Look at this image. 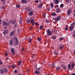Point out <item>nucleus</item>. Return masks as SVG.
<instances>
[{"mask_svg":"<svg viewBox=\"0 0 75 75\" xmlns=\"http://www.w3.org/2000/svg\"><path fill=\"white\" fill-rule=\"evenodd\" d=\"M14 40H16V45H18V39L17 37H14L13 38Z\"/></svg>","mask_w":75,"mask_h":75,"instance_id":"obj_5","label":"nucleus"},{"mask_svg":"<svg viewBox=\"0 0 75 75\" xmlns=\"http://www.w3.org/2000/svg\"><path fill=\"white\" fill-rule=\"evenodd\" d=\"M73 69H72V68L70 69V70H72Z\"/></svg>","mask_w":75,"mask_h":75,"instance_id":"obj_61","label":"nucleus"},{"mask_svg":"<svg viewBox=\"0 0 75 75\" xmlns=\"http://www.w3.org/2000/svg\"><path fill=\"white\" fill-rule=\"evenodd\" d=\"M63 38H64V37H61L60 38V41H62V40Z\"/></svg>","mask_w":75,"mask_h":75,"instance_id":"obj_38","label":"nucleus"},{"mask_svg":"<svg viewBox=\"0 0 75 75\" xmlns=\"http://www.w3.org/2000/svg\"><path fill=\"white\" fill-rule=\"evenodd\" d=\"M23 21L21 18H20V21H19V23L20 24H21L22 23V22Z\"/></svg>","mask_w":75,"mask_h":75,"instance_id":"obj_22","label":"nucleus"},{"mask_svg":"<svg viewBox=\"0 0 75 75\" xmlns=\"http://www.w3.org/2000/svg\"><path fill=\"white\" fill-rule=\"evenodd\" d=\"M43 27H44L43 26V25H41L40 26V30H41V29L43 28Z\"/></svg>","mask_w":75,"mask_h":75,"instance_id":"obj_20","label":"nucleus"},{"mask_svg":"<svg viewBox=\"0 0 75 75\" xmlns=\"http://www.w3.org/2000/svg\"><path fill=\"white\" fill-rule=\"evenodd\" d=\"M30 22V24H32L33 26L35 25V22L34 21V19H28L27 21V23H29Z\"/></svg>","mask_w":75,"mask_h":75,"instance_id":"obj_1","label":"nucleus"},{"mask_svg":"<svg viewBox=\"0 0 75 75\" xmlns=\"http://www.w3.org/2000/svg\"><path fill=\"white\" fill-rule=\"evenodd\" d=\"M43 6V4L42 3H41L40 4H39L38 5V8H41Z\"/></svg>","mask_w":75,"mask_h":75,"instance_id":"obj_10","label":"nucleus"},{"mask_svg":"<svg viewBox=\"0 0 75 75\" xmlns=\"http://www.w3.org/2000/svg\"><path fill=\"white\" fill-rule=\"evenodd\" d=\"M73 3H75V1H73Z\"/></svg>","mask_w":75,"mask_h":75,"instance_id":"obj_62","label":"nucleus"},{"mask_svg":"<svg viewBox=\"0 0 75 75\" xmlns=\"http://www.w3.org/2000/svg\"><path fill=\"white\" fill-rule=\"evenodd\" d=\"M16 6L17 8H19L21 7V5L19 4H16Z\"/></svg>","mask_w":75,"mask_h":75,"instance_id":"obj_24","label":"nucleus"},{"mask_svg":"<svg viewBox=\"0 0 75 75\" xmlns=\"http://www.w3.org/2000/svg\"><path fill=\"white\" fill-rule=\"evenodd\" d=\"M60 68H60V67H57V68H56V69L57 70H59L60 69Z\"/></svg>","mask_w":75,"mask_h":75,"instance_id":"obj_36","label":"nucleus"},{"mask_svg":"<svg viewBox=\"0 0 75 75\" xmlns=\"http://www.w3.org/2000/svg\"><path fill=\"white\" fill-rule=\"evenodd\" d=\"M21 61H19L18 63V65L19 66H20L21 65Z\"/></svg>","mask_w":75,"mask_h":75,"instance_id":"obj_26","label":"nucleus"},{"mask_svg":"<svg viewBox=\"0 0 75 75\" xmlns=\"http://www.w3.org/2000/svg\"><path fill=\"white\" fill-rule=\"evenodd\" d=\"M5 54H6V56H7V55H8L7 53H6Z\"/></svg>","mask_w":75,"mask_h":75,"instance_id":"obj_59","label":"nucleus"},{"mask_svg":"<svg viewBox=\"0 0 75 75\" xmlns=\"http://www.w3.org/2000/svg\"><path fill=\"white\" fill-rule=\"evenodd\" d=\"M60 50H62L64 48V46H60L59 47Z\"/></svg>","mask_w":75,"mask_h":75,"instance_id":"obj_15","label":"nucleus"},{"mask_svg":"<svg viewBox=\"0 0 75 75\" xmlns=\"http://www.w3.org/2000/svg\"><path fill=\"white\" fill-rule=\"evenodd\" d=\"M12 68H14L15 67V66L13 65H12Z\"/></svg>","mask_w":75,"mask_h":75,"instance_id":"obj_57","label":"nucleus"},{"mask_svg":"<svg viewBox=\"0 0 75 75\" xmlns=\"http://www.w3.org/2000/svg\"><path fill=\"white\" fill-rule=\"evenodd\" d=\"M17 23H16V24H15L14 25V26L13 27V28H15V29H16V28L17 27Z\"/></svg>","mask_w":75,"mask_h":75,"instance_id":"obj_16","label":"nucleus"},{"mask_svg":"<svg viewBox=\"0 0 75 75\" xmlns=\"http://www.w3.org/2000/svg\"><path fill=\"white\" fill-rule=\"evenodd\" d=\"M3 62L1 61H0V65H2Z\"/></svg>","mask_w":75,"mask_h":75,"instance_id":"obj_44","label":"nucleus"},{"mask_svg":"<svg viewBox=\"0 0 75 75\" xmlns=\"http://www.w3.org/2000/svg\"><path fill=\"white\" fill-rule=\"evenodd\" d=\"M74 28V27L72 26V25L71 26H70L69 27V29L70 31H71H71H72V30H73V28Z\"/></svg>","mask_w":75,"mask_h":75,"instance_id":"obj_12","label":"nucleus"},{"mask_svg":"<svg viewBox=\"0 0 75 75\" xmlns=\"http://www.w3.org/2000/svg\"><path fill=\"white\" fill-rule=\"evenodd\" d=\"M1 8L3 9H4L5 8V7L4 6H2L1 7Z\"/></svg>","mask_w":75,"mask_h":75,"instance_id":"obj_37","label":"nucleus"},{"mask_svg":"<svg viewBox=\"0 0 75 75\" xmlns=\"http://www.w3.org/2000/svg\"><path fill=\"white\" fill-rule=\"evenodd\" d=\"M1 1H2L3 3V4L4 5L5 4L6 1L5 0H1Z\"/></svg>","mask_w":75,"mask_h":75,"instance_id":"obj_23","label":"nucleus"},{"mask_svg":"<svg viewBox=\"0 0 75 75\" xmlns=\"http://www.w3.org/2000/svg\"><path fill=\"white\" fill-rule=\"evenodd\" d=\"M65 0V1L67 3H68L69 2V0Z\"/></svg>","mask_w":75,"mask_h":75,"instance_id":"obj_52","label":"nucleus"},{"mask_svg":"<svg viewBox=\"0 0 75 75\" xmlns=\"http://www.w3.org/2000/svg\"><path fill=\"white\" fill-rule=\"evenodd\" d=\"M3 24L5 26H6L7 25H9V23H7L6 21H5L4 20H3Z\"/></svg>","mask_w":75,"mask_h":75,"instance_id":"obj_4","label":"nucleus"},{"mask_svg":"<svg viewBox=\"0 0 75 75\" xmlns=\"http://www.w3.org/2000/svg\"><path fill=\"white\" fill-rule=\"evenodd\" d=\"M74 16H75V13H74Z\"/></svg>","mask_w":75,"mask_h":75,"instance_id":"obj_64","label":"nucleus"},{"mask_svg":"<svg viewBox=\"0 0 75 75\" xmlns=\"http://www.w3.org/2000/svg\"><path fill=\"white\" fill-rule=\"evenodd\" d=\"M54 54H57V55L58 54V53L56 52V51H54Z\"/></svg>","mask_w":75,"mask_h":75,"instance_id":"obj_34","label":"nucleus"},{"mask_svg":"<svg viewBox=\"0 0 75 75\" xmlns=\"http://www.w3.org/2000/svg\"><path fill=\"white\" fill-rule=\"evenodd\" d=\"M9 59L8 57V58H7V59Z\"/></svg>","mask_w":75,"mask_h":75,"instance_id":"obj_63","label":"nucleus"},{"mask_svg":"<svg viewBox=\"0 0 75 75\" xmlns=\"http://www.w3.org/2000/svg\"><path fill=\"white\" fill-rule=\"evenodd\" d=\"M0 72L1 74H3L4 73V71L2 69H1L0 70Z\"/></svg>","mask_w":75,"mask_h":75,"instance_id":"obj_21","label":"nucleus"},{"mask_svg":"<svg viewBox=\"0 0 75 75\" xmlns=\"http://www.w3.org/2000/svg\"><path fill=\"white\" fill-rule=\"evenodd\" d=\"M62 68L64 69H66V68L65 67V66H62Z\"/></svg>","mask_w":75,"mask_h":75,"instance_id":"obj_46","label":"nucleus"},{"mask_svg":"<svg viewBox=\"0 0 75 75\" xmlns=\"http://www.w3.org/2000/svg\"><path fill=\"white\" fill-rule=\"evenodd\" d=\"M1 20L0 19V25H1Z\"/></svg>","mask_w":75,"mask_h":75,"instance_id":"obj_55","label":"nucleus"},{"mask_svg":"<svg viewBox=\"0 0 75 75\" xmlns=\"http://www.w3.org/2000/svg\"><path fill=\"white\" fill-rule=\"evenodd\" d=\"M10 22L12 24H15L16 22V20H14L13 21L11 20L10 21Z\"/></svg>","mask_w":75,"mask_h":75,"instance_id":"obj_7","label":"nucleus"},{"mask_svg":"<svg viewBox=\"0 0 75 75\" xmlns=\"http://www.w3.org/2000/svg\"><path fill=\"white\" fill-rule=\"evenodd\" d=\"M13 40H11L9 42V44L11 45H12L13 44Z\"/></svg>","mask_w":75,"mask_h":75,"instance_id":"obj_17","label":"nucleus"},{"mask_svg":"<svg viewBox=\"0 0 75 75\" xmlns=\"http://www.w3.org/2000/svg\"><path fill=\"white\" fill-rule=\"evenodd\" d=\"M71 75H75V73H73L71 74Z\"/></svg>","mask_w":75,"mask_h":75,"instance_id":"obj_56","label":"nucleus"},{"mask_svg":"<svg viewBox=\"0 0 75 75\" xmlns=\"http://www.w3.org/2000/svg\"><path fill=\"white\" fill-rule=\"evenodd\" d=\"M14 73H16L17 72V70L16 69L15 71H14Z\"/></svg>","mask_w":75,"mask_h":75,"instance_id":"obj_50","label":"nucleus"},{"mask_svg":"<svg viewBox=\"0 0 75 75\" xmlns=\"http://www.w3.org/2000/svg\"><path fill=\"white\" fill-rule=\"evenodd\" d=\"M54 5V4L52 3H50V6L52 8H53V7Z\"/></svg>","mask_w":75,"mask_h":75,"instance_id":"obj_30","label":"nucleus"},{"mask_svg":"<svg viewBox=\"0 0 75 75\" xmlns=\"http://www.w3.org/2000/svg\"><path fill=\"white\" fill-rule=\"evenodd\" d=\"M73 37H75V31L74 32V33L73 35Z\"/></svg>","mask_w":75,"mask_h":75,"instance_id":"obj_48","label":"nucleus"},{"mask_svg":"<svg viewBox=\"0 0 75 75\" xmlns=\"http://www.w3.org/2000/svg\"><path fill=\"white\" fill-rule=\"evenodd\" d=\"M60 6L61 8H62V7H63L64 6V4H60Z\"/></svg>","mask_w":75,"mask_h":75,"instance_id":"obj_41","label":"nucleus"},{"mask_svg":"<svg viewBox=\"0 0 75 75\" xmlns=\"http://www.w3.org/2000/svg\"><path fill=\"white\" fill-rule=\"evenodd\" d=\"M8 33V29L6 30L3 32V34L4 35Z\"/></svg>","mask_w":75,"mask_h":75,"instance_id":"obj_6","label":"nucleus"},{"mask_svg":"<svg viewBox=\"0 0 75 75\" xmlns=\"http://www.w3.org/2000/svg\"><path fill=\"white\" fill-rule=\"evenodd\" d=\"M14 31H12V32L10 33V36H13L14 35Z\"/></svg>","mask_w":75,"mask_h":75,"instance_id":"obj_14","label":"nucleus"},{"mask_svg":"<svg viewBox=\"0 0 75 75\" xmlns=\"http://www.w3.org/2000/svg\"><path fill=\"white\" fill-rule=\"evenodd\" d=\"M68 28H67V26H66L65 27V30H68Z\"/></svg>","mask_w":75,"mask_h":75,"instance_id":"obj_45","label":"nucleus"},{"mask_svg":"<svg viewBox=\"0 0 75 75\" xmlns=\"http://www.w3.org/2000/svg\"><path fill=\"white\" fill-rule=\"evenodd\" d=\"M14 50L15 49L13 48H12L11 49V52L13 54H15Z\"/></svg>","mask_w":75,"mask_h":75,"instance_id":"obj_8","label":"nucleus"},{"mask_svg":"<svg viewBox=\"0 0 75 75\" xmlns=\"http://www.w3.org/2000/svg\"><path fill=\"white\" fill-rule=\"evenodd\" d=\"M46 16V15L45 13H43V17L44 18H45Z\"/></svg>","mask_w":75,"mask_h":75,"instance_id":"obj_39","label":"nucleus"},{"mask_svg":"<svg viewBox=\"0 0 75 75\" xmlns=\"http://www.w3.org/2000/svg\"><path fill=\"white\" fill-rule=\"evenodd\" d=\"M47 10H48V11H50V8H47Z\"/></svg>","mask_w":75,"mask_h":75,"instance_id":"obj_53","label":"nucleus"},{"mask_svg":"<svg viewBox=\"0 0 75 75\" xmlns=\"http://www.w3.org/2000/svg\"><path fill=\"white\" fill-rule=\"evenodd\" d=\"M59 0H55L54 2V4H59Z\"/></svg>","mask_w":75,"mask_h":75,"instance_id":"obj_11","label":"nucleus"},{"mask_svg":"<svg viewBox=\"0 0 75 75\" xmlns=\"http://www.w3.org/2000/svg\"><path fill=\"white\" fill-rule=\"evenodd\" d=\"M75 25V22H73V23H72V24H71V25L72 26H74Z\"/></svg>","mask_w":75,"mask_h":75,"instance_id":"obj_33","label":"nucleus"},{"mask_svg":"<svg viewBox=\"0 0 75 75\" xmlns=\"http://www.w3.org/2000/svg\"><path fill=\"white\" fill-rule=\"evenodd\" d=\"M39 1L38 0L35 1V3H39Z\"/></svg>","mask_w":75,"mask_h":75,"instance_id":"obj_43","label":"nucleus"},{"mask_svg":"<svg viewBox=\"0 0 75 75\" xmlns=\"http://www.w3.org/2000/svg\"><path fill=\"white\" fill-rule=\"evenodd\" d=\"M74 64H72V65H71V67L72 69L74 68Z\"/></svg>","mask_w":75,"mask_h":75,"instance_id":"obj_40","label":"nucleus"},{"mask_svg":"<svg viewBox=\"0 0 75 75\" xmlns=\"http://www.w3.org/2000/svg\"><path fill=\"white\" fill-rule=\"evenodd\" d=\"M8 71V70L7 69H6V68H4V72H6Z\"/></svg>","mask_w":75,"mask_h":75,"instance_id":"obj_25","label":"nucleus"},{"mask_svg":"<svg viewBox=\"0 0 75 75\" xmlns=\"http://www.w3.org/2000/svg\"><path fill=\"white\" fill-rule=\"evenodd\" d=\"M59 7V5H56V6H55V8H58Z\"/></svg>","mask_w":75,"mask_h":75,"instance_id":"obj_49","label":"nucleus"},{"mask_svg":"<svg viewBox=\"0 0 75 75\" xmlns=\"http://www.w3.org/2000/svg\"><path fill=\"white\" fill-rule=\"evenodd\" d=\"M29 42L31 43V42L32 41V39H31V38H29L28 39Z\"/></svg>","mask_w":75,"mask_h":75,"instance_id":"obj_31","label":"nucleus"},{"mask_svg":"<svg viewBox=\"0 0 75 75\" xmlns=\"http://www.w3.org/2000/svg\"><path fill=\"white\" fill-rule=\"evenodd\" d=\"M31 30H33V28H31V27H30V28H29Z\"/></svg>","mask_w":75,"mask_h":75,"instance_id":"obj_54","label":"nucleus"},{"mask_svg":"<svg viewBox=\"0 0 75 75\" xmlns=\"http://www.w3.org/2000/svg\"><path fill=\"white\" fill-rule=\"evenodd\" d=\"M34 13L33 12L31 11L29 12V15L30 16H33V15Z\"/></svg>","mask_w":75,"mask_h":75,"instance_id":"obj_13","label":"nucleus"},{"mask_svg":"<svg viewBox=\"0 0 75 75\" xmlns=\"http://www.w3.org/2000/svg\"><path fill=\"white\" fill-rule=\"evenodd\" d=\"M71 64H69L68 65V68L70 69V68Z\"/></svg>","mask_w":75,"mask_h":75,"instance_id":"obj_42","label":"nucleus"},{"mask_svg":"<svg viewBox=\"0 0 75 75\" xmlns=\"http://www.w3.org/2000/svg\"><path fill=\"white\" fill-rule=\"evenodd\" d=\"M62 18L61 16H58L57 18H53V19L55 20L56 22H58V21H59L60 19Z\"/></svg>","mask_w":75,"mask_h":75,"instance_id":"obj_2","label":"nucleus"},{"mask_svg":"<svg viewBox=\"0 0 75 75\" xmlns=\"http://www.w3.org/2000/svg\"><path fill=\"white\" fill-rule=\"evenodd\" d=\"M41 67H40L39 68H38V70L39 71L41 69Z\"/></svg>","mask_w":75,"mask_h":75,"instance_id":"obj_51","label":"nucleus"},{"mask_svg":"<svg viewBox=\"0 0 75 75\" xmlns=\"http://www.w3.org/2000/svg\"><path fill=\"white\" fill-rule=\"evenodd\" d=\"M46 22V23H49L50 22V20L49 19H47L45 21Z\"/></svg>","mask_w":75,"mask_h":75,"instance_id":"obj_27","label":"nucleus"},{"mask_svg":"<svg viewBox=\"0 0 75 75\" xmlns=\"http://www.w3.org/2000/svg\"><path fill=\"white\" fill-rule=\"evenodd\" d=\"M74 53L75 54V50H74Z\"/></svg>","mask_w":75,"mask_h":75,"instance_id":"obj_58","label":"nucleus"},{"mask_svg":"<svg viewBox=\"0 0 75 75\" xmlns=\"http://www.w3.org/2000/svg\"><path fill=\"white\" fill-rule=\"evenodd\" d=\"M60 12V9L59 8H58V9L56 10V12L57 13H59Z\"/></svg>","mask_w":75,"mask_h":75,"instance_id":"obj_19","label":"nucleus"},{"mask_svg":"<svg viewBox=\"0 0 75 75\" xmlns=\"http://www.w3.org/2000/svg\"><path fill=\"white\" fill-rule=\"evenodd\" d=\"M35 74H39L40 73V71H35Z\"/></svg>","mask_w":75,"mask_h":75,"instance_id":"obj_18","label":"nucleus"},{"mask_svg":"<svg viewBox=\"0 0 75 75\" xmlns=\"http://www.w3.org/2000/svg\"><path fill=\"white\" fill-rule=\"evenodd\" d=\"M47 33L48 36H50V35H52V32L51 31H50L49 29H48L47 30Z\"/></svg>","mask_w":75,"mask_h":75,"instance_id":"obj_3","label":"nucleus"},{"mask_svg":"<svg viewBox=\"0 0 75 75\" xmlns=\"http://www.w3.org/2000/svg\"><path fill=\"white\" fill-rule=\"evenodd\" d=\"M22 50H23V51H24L25 49L24 48H22Z\"/></svg>","mask_w":75,"mask_h":75,"instance_id":"obj_60","label":"nucleus"},{"mask_svg":"<svg viewBox=\"0 0 75 75\" xmlns=\"http://www.w3.org/2000/svg\"><path fill=\"white\" fill-rule=\"evenodd\" d=\"M38 41H40L41 40V39L40 38H38Z\"/></svg>","mask_w":75,"mask_h":75,"instance_id":"obj_35","label":"nucleus"},{"mask_svg":"<svg viewBox=\"0 0 75 75\" xmlns=\"http://www.w3.org/2000/svg\"><path fill=\"white\" fill-rule=\"evenodd\" d=\"M52 38L54 39H56V37H55L54 35H53L52 37Z\"/></svg>","mask_w":75,"mask_h":75,"instance_id":"obj_28","label":"nucleus"},{"mask_svg":"<svg viewBox=\"0 0 75 75\" xmlns=\"http://www.w3.org/2000/svg\"><path fill=\"white\" fill-rule=\"evenodd\" d=\"M35 25L37 26H39V24H38V23L37 22H36L35 23Z\"/></svg>","mask_w":75,"mask_h":75,"instance_id":"obj_47","label":"nucleus"},{"mask_svg":"<svg viewBox=\"0 0 75 75\" xmlns=\"http://www.w3.org/2000/svg\"><path fill=\"white\" fill-rule=\"evenodd\" d=\"M71 13L70 10H68V12L67 13V15H69V14H70V13Z\"/></svg>","mask_w":75,"mask_h":75,"instance_id":"obj_29","label":"nucleus"},{"mask_svg":"<svg viewBox=\"0 0 75 75\" xmlns=\"http://www.w3.org/2000/svg\"><path fill=\"white\" fill-rule=\"evenodd\" d=\"M21 2L23 4H26L27 3V1L26 0H21Z\"/></svg>","mask_w":75,"mask_h":75,"instance_id":"obj_9","label":"nucleus"},{"mask_svg":"<svg viewBox=\"0 0 75 75\" xmlns=\"http://www.w3.org/2000/svg\"><path fill=\"white\" fill-rule=\"evenodd\" d=\"M52 16H54L56 15V14L55 12H53V13H52Z\"/></svg>","mask_w":75,"mask_h":75,"instance_id":"obj_32","label":"nucleus"}]
</instances>
